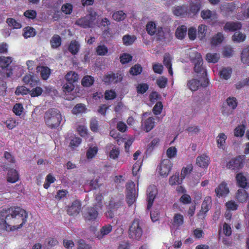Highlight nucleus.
Segmentation results:
<instances>
[{"label": "nucleus", "mask_w": 249, "mask_h": 249, "mask_svg": "<svg viewBox=\"0 0 249 249\" xmlns=\"http://www.w3.org/2000/svg\"><path fill=\"white\" fill-rule=\"evenodd\" d=\"M123 206V197L121 196L110 198L108 205H107L106 216L112 219L118 210Z\"/></svg>", "instance_id": "nucleus-3"}, {"label": "nucleus", "mask_w": 249, "mask_h": 249, "mask_svg": "<svg viewBox=\"0 0 249 249\" xmlns=\"http://www.w3.org/2000/svg\"><path fill=\"white\" fill-rule=\"evenodd\" d=\"M236 9L235 4L232 2L224 3L220 6V11L224 17H227L230 16Z\"/></svg>", "instance_id": "nucleus-11"}, {"label": "nucleus", "mask_w": 249, "mask_h": 249, "mask_svg": "<svg viewBox=\"0 0 249 249\" xmlns=\"http://www.w3.org/2000/svg\"><path fill=\"white\" fill-rule=\"evenodd\" d=\"M249 194L245 190L243 189L237 190L236 195V199L240 202H245L249 198Z\"/></svg>", "instance_id": "nucleus-24"}, {"label": "nucleus", "mask_w": 249, "mask_h": 249, "mask_svg": "<svg viewBox=\"0 0 249 249\" xmlns=\"http://www.w3.org/2000/svg\"><path fill=\"white\" fill-rule=\"evenodd\" d=\"M147 209L149 210L153 206L154 199L157 194V190L155 186H150L146 190Z\"/></svg>", "instance_id": "nucleus-9"}, {"label": "nucleus", "mask_w": 249, "mask_h": 249, "mask_svg": "<svg viewBox=\"0 0 249 249\" xmlns=\"http://www.w3.org/2000/svg\"><path fill=\"white\" fill-rule=\"evenodd\" d=\"M61 38L58 35H53L50 40V44L52 48L56 49V48H59L61 45Z\"/></svg>", "instance_id": "nucleus-27"}, {"label": "nucleus", "mask_w": 249, "mask_h": 249, "mask_svg": "<svg viewBox=\"0 0 249 249\" xmlns=\"http://www.w3.org/2000/svg\"><path fill=\"white\" fill-rule=\"evenodd\" d=\"M212 206V198L210 196L204 197L201 205V209L200 213H203L204 214L209 212Z\"/></svg>", "instance_id": "nucleus-21"}, {"label": "nucleus", "mask_w": 249, "mask_h": 249, "mask_svg": "<svg viewBox=\"0 0 249 249\" xmlns=\"http://www.w3.org/2000/svg\"><path fill=\"white\" fill-rule=\"evenodd\" d=\"M224 40V36L223 34L221 33H218L216 35L213 36L211 39V44L212 45L216 46L221 43Z\"/></svg>", "instance_id": "nucleus-38"}, {"label": "nucleus", "mask_w": 249, "mask_h": 249, "mask_svg": "<svg viewBox=\"0 0 249 249\" xmlns=\"http://www.w3.org/2000/svg\"><path fill=\"white\" fill-rule=\"evenodd\" d=\"M229 192V189L225 182H222L215 189L216 196L219 197L225 196L228 194Z\"/></svg>", "instance_id": "nucleus-20"}, {"label": "nucleus", "mask_w": 249, "mask_h": 249, "mask_svg": "<svg viewBox=\"0 0 249 249\" xmlns=\"http://www.w3.org/2000/svg\"><path fill=\"white\" fill-rule=\"evenodd\" d=\"M36 71L40 72L41 77L43 80H47L51 74V70L47 66H37Z\"/></svg>", "instance_id": "nucleus-22"}, {"label": "nucleus", "mask_w": 249, "mask_h": 249, "mask_svg": "<svg viewBox=\"0 0 249 249\" xmlns=\"http://www.w3.org/2000/svg\"><path fill=\"white\" fill-rule=\"evenodd\" d=\"M23 31V36L25 38L34 37L36 35V32L35 28L32 26H27L25 27Z\"/></svg>", "instance_id": "nucleus-32"}, {"label": "nucleus", "mask_w": 249, "mask_h": 249, "mask_svg": "<svg viewBox=\"0 0 249 249\" xmlns=\"http://www.w3.org/2000/svg\"><path fill=\"white\" fill-rule=\"evenodd\" d=\"M246 39V35L240 32H235L232 36V40L234 41L241 42Z\"/></svg>", "instance_id": "nucleus-53"}, {"label": "nucleus", "mask_w": 249, "mask_h": 249, "mask_svg": "<svg viewBox=\"0 0 249 249\" xmlns=\"http://www.w3.org/2000/svg\"><path fill=\"white\" fill-rule=\"evenodd\" d=\"M6 23H8L9 26L14 29H19L21 27V24L14 18H8L6 19Z\"/></svg>", "instance_id": "nucleus-47"}, {"label": "nucleus", "mask_w": 249, "mask_h": 249, "mask_svg": "<svg viewBox=\"0 0 249 249\" xmlns=\"http://www.w3.org/2000/svg\"><path fill=\"white\" fill-rule=\"evenodd\" d=\"M142 71V68L140 64H136L132 67L129 70V72L132 75H138L141 73Z\"/></svg>", "instance_id": "nucleus-51"}, {"label": "nucleus", "mask_w": 249, "mask_h": 249, "mask_svg": "<svg viewBox=\"0 0 249 249\" xmlns=\"http://www.w3.org/2000/svg\"><path fill=\"white\" fill-rule=\"evenodd\" d=\"M108 52L107 48L105 45H99L96 48V53L99 56H105Z\"/></svg>", "instance_id": "nucleus-50"}, {"label": "nucleus", "mask_w": 249, "mask_h": 249, "mask_svg": "<svg viewBox=\"0 0 249 249\" xmlns=\"http://www.w3.org/2000/svg\"><path fill=\"white\" fill-rule=\"evenodd\" d=\"M98 148L97 146L89 147L87 150L86 156L88 160H91L94 158L98 153Z\"/></svg>", "instance_id": "nucleus-37"}, {"label": "nucleus", "mask_w": 249, "mask_h": 249, "mask_svg": "<svg viewBox=\"0 0 249 249\" xmlns=\"http://www.w3.org/2000/svg\"><path fill=\"white\" fill-rule=\"evenodd\" d=\"M96 19V15L89 14L80 18H78L75 22V25L83 28L91 27Z\"/></svg>", "instance_id": "nucleus-6"}, {"label": "nucleus", "mask_w": 249, "mask_h": 249, "mask_svg": "<svg viewBox=\"0 0 249 249\" xmlns=\"http://www.w3.org/2000/svg\"><path fill=\"white\" fill-rule=\"evenodd\" d=\"M85 109V107L83 104H78L73 108L72 112L74 114H77L83 112Z\"/></svg>", "instance_id": "nucleus-58"}, {"label": "nucleus", "mask_w": 249, "mask_h": 249, "mask_svg": "<svg viewBox=\"0 0 249 249\" xmlns=\"http://www.w3.org/2000/svg\"><path fill=\"white\" fill-rule=\"evenodd\" d=\"M136 200V193L129 192L126 194V201L129 206H131Z\"/></svg>", "instance_id": "nucleus-60"}, {"label": "nucleus", "mask_w": 249, "mask_h": 249, "mask_svg": "<svg viewBox=\"0 0 249 249\" xmlns=\"http://www.w3.org/2000/svg\"><path fill=\"white\" fill-rule=\"evenodd\" d=\"M95 79L90 75H86L82 79L81 84L82 86L89 87L93 84Z\"/></svg>", "instance_id": "nucleus-35"}, {"label": "nucleus", "mask_w": 249, "mask_h": 249, "mask_svg": "<svg viewBox=\"0 0 249 249\" xmlns=\"http://www.w3.org/2000/svg\"><path fill=\"white\" fill-rule=\"evenodd\" d=\"M187 86L189 89L193 91L197 90L198 89L200 86V81L197 79L193 78L188 81Z\"/></svg>", "instance_id": "nucleus-26"}, {"label": "nucleus", "mask_w": 249, "mask_h": 249, "mask_svg": "<svg viewBox=\"0 0 249 249\" xmlns=\"http://www.w3.org/2000/svg\"><path fill=\"white\" fill-rule=\"evenodd\" d=\"M80 46L76 40L70 42L68 47V50L72 55H75L79 51Z\"/></svg>", "instance_id": "nucleus-29"}, {"label": "nucleus", "mask_w": 249, "mask_h": 249, "mask_svg": "<svg viewBox=\"0 0 249 249\" xmlns=\"http://www.w3.org/2000/svg\"><path fill=\"white\" fill-rule=\"evenodd\" d=\"M36 12L33 10H28L24 12V16L28 19H34L36 17Z\"/></svg>", "instance_id": "nucleus-64"}, {"label": "nucleus", "mask_w": 249, "mask_h": 249, "mask_svg": "<svg viewBox=\"0 0 249 249\" xmlns=\"http://www.w3.org/2000/svg\"><path fill=\"white\" fill-rule=\"evenodd\" d=\"M79 77L78 74L74 71H69L65 76V79L67 82L75 84Z\"/></svg>", "instance_id": "nucleus-25"}, {"label": "nucleus", "mask_w": 249, "mask_h": 249, "mask_svg": "<svg viewBox=\"0 0 249 249\" xmlns=\"http://www.w3.org/2000/svg\"><path fill=\"white\" fill-rule=\"evenodd\" d=\"M132 56L128 53H123L120 57V62L122 64H127L132 60Z\"/></svg>", "instance_id": "nucleus-63"}, {"label": "nucleus", "mask_w": 249, "mask_h": 249, "mask_svg": "<svg viewBox=\"0 0 249 249\" xmlns=\"http://www.w3.org/2000/svg\"><path fill=\"white\" fill-rule=\"evenodd\" d=\"M62 115L56 108H50L44 115V121L46 125L51 129H57L62 122Z\"/></svg>", "instance_id": "nucleus-2"}, {"label": "nucleus", "mask_w": 249, "mask_h": 249, "mask_svg": "<svg viewBox=\"0 0 249 249\" xmlns=\"http://www.w3.org/2000/svg\"><path fill=\"white\" fill-rule=\"evenodd\" d=\"M126 18V14L123 11H117L113 13L112 18L117 21H120Z\"/></svg>", "instance_id": "nucleus-42"}, {"label": "nucleus", "mask_w": 249, "mask_h": 249, "mask_svg": "<svg viewBox=\"0 0 249 249\" xmlns=\"http://www.w3.org/2000/svg\"><path fill=\"white\" fill-rule=\"evenodd\" d=\"M208 26L205 25L201 24L197 27V37L200 40L205 38Z\"/></svg>", "instance_id": "nucleus-33"}, {"label": "nucleus", "mask_w": 249, "mask_h": 249, "mask_svg": "<svg viewBox=\"0 0 249 249\" xmlns=\"http://www.w3.org/2000/svg\"><path fill=\"white\" fill-rule=\"evenodd\" d=\"M81 209V204L80 201L75 200L72 202L71 206L68 207L67 213L70 215L74 216L80 213Z\"/></svg>", "instance_id": "nucleus-14"}, {"label": "nucleus", "mask_w": 249, "mask_h": 249, "mask_svg": "<svg viewBox=\"0 0 249 249\" xmlns=\"http://www.w3.org/2000/svg\"><path fill=\"white\" fill-rule=\"evenodd\" d=\"M19 179V174L17 170L13 168L8 170L7 174V181L10 183H15Z\"/></svg>", "instance_id": "nucleus-18"}, {"label": "nucleus", "mask_w": 249, "mask_h": 249, "mask_svg": "<svg viewBox=\"0 0 249 249\" xmlns=\"http://www.w3.org/2000/svg\"><path fill=\"white\" fill-rule=\"evenodd\" d=\"M242 25L240 22L229 21L227 22L224 26V30L225 31L234 32L240 30Z\"/></svg>", "instance_id": "nucleus-16"}, {"label": "nucleus", "mask_w": 249, "mask_h": 249, "mask_svg": "<svg viewBox=\"0 0 249 249\" xmlns=\"http://www.w3.org/2000/svg\"><path fill=\"white\" fill-rule=\"evenodd\" d=\"M190 61L194 64V71L202 76L207 75V71L203 66V59L200 53L196 51L190 52Z\"/></svg>", "instance_id": "nucleus-4"}, {"label": "nucleus", "mask_w": 249, "mask_h": 249, "mask_svg": "<svg viewBox=\"0 0 249 249\" xmlns=\"http://www.w3.org/2000/svg\"><path fill=\"white\" fill-rule=\"evenodd\" d=\"M148 89V85L146 83L140 84L137 86L138 94H144Z\"/></svg>", "instance_id": "nucleus-61"}, {"label": "nucleus", "mask_w": 249, "mask_h": 249, "mask_svg": "<svg viewBox=\"0 0 249 249\" xmlns=\"http://www.w3.org/2000/svg\"><path fill=\"white\" fill-rule=\"evenodd\" d=\"M236 182H237V185L242 189H246L249 187L247 178L243 176L242 173L237 174L236 175Z\"/></svg>", "instance_id": "nucleus-19"}, {"label": "nucleus", "mask_w": 249, "mask_h": 249, "mask_svg": "<svg viewBox=\"0 0 249 249\" xmlns=\"http://www.w3.org/2000/svg\"><path fill=\"white\" fill-rule=\"evenodd\" d=\"M227 168L231 170H238L243 167V159L241 156L233 158L228 162Z\"/></svg>", "instance_id": "nucleus-12"}, {"label": "nucleus", "mask_w": 249, "mask_h": 249, "mask_svg": "<svg viewBox=\"0 0 249 249\" xmlns=\"http://www.w3.org/2000/svg\"><path fill=\"white\" fill-rule=\"evenodd\" d=\"M155 126V119L153 117H149L145 120H142V126L146 132L151 131Z\"/></svg>", "instance_id": "nucleus-15"}, {"label": "nucleus", "mask_w": 249, "mask_h": 249, "mask_svg": "<svg viewBox=\"0 0 249 249\" xmlns=\"http://www.w3.org/2000/svg\"><path fill=\"white\" fill-rule=\"evenodd\" d=\"M102 209H99L94 206L88 207L84 213V216L85 220L94 221L97 219L99 211Z\"/></svg>", "instance_id": "nucleus-8"}, {"label": "nucleus", "mask_w": 249, "mask_h": 249, "mask_svg": "<svg viewBox=\"0 0 249 249\" xmlns=\"http://www.w3.org/2000/svg\"><path fill=\"white\" fill-rule=\"evenodd\" d=\"M184 219L183 216L180 213H176L174 217H173V222L174 224L178 226H179L183 224Z\"/></svg>", "instance_id": "nucleus-54"}, {"label": "nucleus", "mask_w": 249, "mask_h": 249, "mask_svg": "<svg viewBox=\"0 0 249 249\" xmlns=\"http://www.w3.org/2000/svg\"><path fill=\"white\" fill-rule=\"evenodd\" d=\"M22 81H23L25 85L34 87L37 86L38 82H39V80L34 73H29L26 74L22 78Z\"/></svg>", "instance_id": "nucleus-13"}, {"label": "nucleus", "mask_w": 249, "mask_h": 249, "mask_svg": "<svg viewBox=\"0 0 249 249\" xmlns=\"http://www.w3.org/2000/svg\"><path fill=\"white\" fill-rule=\"evenodd\" d=\"M163 108L162 102H157L153 108V112L155 115H159L161 114Z\"/></svg>", "instance_id": "nucleus-55"}, {"label": "nucleus", "mask_w": 249, "mask_h": 249, "mask_svg": "<svg viewBox=\"0 0 249 249\" xmlns=\"http://www.w3.org/2000/svg\"><path fill=\"white\" fill-rule=\"evenodd\" d=\"M246 130V126L242 124L236 127L234 130V135L236 137H242Z\"/></svg>", "instance_id": "nucleus-45"}, {"label": "nucleus", "mask_w": 249, "mask_h": 249, "mask_svg": "<svg viewBox=\"0 0 249 249\" xmlns=\"http://www.w3.org/2000/svg\"><path fill=\"white\" fill-rule=\"evenodd\" d=\"M205 59H206L208 62L214 64L218 62L219 59V55L217 53H208L207 54Z\"/></svg>", "instance_id": "nucleus-44"}, {"label": "nucleus", "mask_w": 249, "mask_h": 249, "mask_svg": "<svg viewBox=\"0 0 249 249\" xmlns=\"http://www.w3.org/2000/svg\"><path fill=\"white\" fill-rule=\"evenodd\" d=\"M227 136L223 133L219 134L217 137L216 142L218 147L220 148H224V144L225 143Z\"/></svg>", "instance_id": "nucleus-41"}, {"label": "nucleus", "mask_w": 249, "mask_h": 249, "mask_svg": "<svg viewBox=\"0 0 249 249\" xmlns=\"http://www.w3.org/2000/svg\"><path fill=\"white\" fill-rule=\"evenodd\" d=\"M193 169V166L192 164H190L187 165L186 167L182 168L180 172V178L182 180H183L185 177L189 175L190 172L192 171Z\"/></svg>", "instance_id": "nucleus-43"}, {"label": "nucleus", "mask_w": 249, "mask_h": 249, "mask_svg": "<svg viewBox=\"0 0 249 249\" xmlns=\"http://www.w3.org/2000/svg\"><path fill=\"white\" fill-rule=\"evenodd\" d=\"M172 167V163L168 159L162 160L157 168L160 175L163 177L168 176Z\"/></svg>", "instance_id": "nucleus-7"}, {"label": "nucleus", "mask_w": 249, "mask_h": 249, "mask_svg": "<svg viewBox=\"0 0 249 249\" xmlns=\"http://www.w3.org/2000/svg\"><path fill=\"white\" fill-rule=\"evenodd\" d=\"M187 32V27L185 25H180L177 28L176 32V37L178 39L182 40L183 39Z\"/></svg>", "instance_id": "nucleus-30"}, {"label": "nucleus", "mask_w": 249, "mask_h": 249, "mask_svg": "<svg viewBox=\"0 0 249 249\" xmlns=\"http://www.w3.org/2000/svg\"><path fill=\"white\" fill-rule=\"evenodd\" d=\"M210 163V158L205 154L199 156L196 159V164L201 168H207Z\"/></svg>", "instance_id": "nucleus-17"}, {"label": "nucleus", "mask_w": 249, "mask_h": 249, "mask_svg": "<svg viewBox=\"0 0 249 249\" xmlns=\"http://www.w3.org/2000/svg\"><path fill=\"white\" fill-rule=\"evenodd\" d=\"M201 17L204 19H211L212 20H215L217 18V15L216 12L209 10L201 11Z\"/></svg>", "instance_id": "nucleus-23"}, {"label": "nucleus", "mask_w": 249, "mask_h": 249, "mask_svg": "<svg viewBox=\"0 0 249 249\" xmlns=\"http://www.w3.org/2000/svg\"><path fill=\"white\" fill-rule=\"evenodd\" d=\"M122 78L123 76L121 73H115L111 72L109 73L106 74L104 76L103 79H102V81L106 84H109L112 83H117L120 82L122 81Z\"/></svg>", "instance_id": "nucleus-10"}, {"label": "nucleus", "mask_w": 249, "mask_h": 249, "mask_svg": "<svg viewBox=\"0 0 249 249\" xmlns=\"http://www.w3.org/2000/svg\"><path fill=\"white\" fill-rule=\"evenodd\" d=\"M28 213L19 206H11L0 210V230L13 231L24 226Z\"/></svg>", "instance_id": "nucleus-1"}, {"label": "nucleus", "mask_w": 249, "mask_h": 249, "mask_svg": "<svg viewBox=\"0 0 249 249\" xmlns=\"http://www.w3.org/2000/svg\"><path fill=\"white\" fill-rule=\"evenodd\" d=\"M56 181V178L52 176L51 174H49L46 177L45 182L43 184V187L45 189H47L50 186L51 183H53Z\"/></svg>", "instance_id": "nucleus-48"}, {"label": "nucleus", "mask_w": 249, "mask_h": 249, "mask_svg": "<svg viewBox=\"0 0 249 249\" xmlns=\"http://www.w3.org/2000/svg\"><path fill=\"white\" fill-rule=\"evenodd\" d=\"M12 62V59L11 57H6L4 56H0V67L2 69L8 67Z\"/></svg>", "instance_id": "nucleus-36"}, {"label": "nucleus", "mask_w": 249, "mask_h": 249, "mask_svg": "<svg viewBox=\"0 0 249 249\" xmlns=\"http://www.w3.org/2000/svg\"><path fill=\"white\" fill-rule=\"evenodd\" d=\"M183 180L181 178L179 179V173H176L174 175L170 177L169 180V183L171 186L175 185L177 184H181Z\"/></svg>", "instance_id": "nucleus-40"}, {"label": "nucleus", "mask_w": 249, "mask_h": 249, "mask_svg": "<svg viewBox=\"0 0 249 249\" xmlns=\"http://www.w3.org/2000/svg\"><path fill=\"white\" fill-rule=\"evenodd\" d=\"M130 238L139 241L142 235V230L140 226L139 219L133 220L131 226L129 228Z\"/></svg>", "instance_id": "nucleus-5"}, {"label": "nucleus", "mask_w": 249, "mask_h": 249, "mask_svg": "<svg viewBox=\"0 0 249 249\" xmlns=\"http://www.w3.org/2000/svg\"><path fill=\"white\" fill-rule=\"evenodd\" d=\"M241 58L243 64H247L249 66V46L242 50Z\"/></svg>", "instance_id": "nucleus-34"}, {"label": "nucleus", "mask_w": 249, "mask_h": 249, "mask_svg": "<svg viewBox=\"0 0 249 249\" xmlns=\"http://www.w3.org/2000/svg\"><path fill=\"white\" fill-rule=\"evenodd\" d=\"M102 199L103 196L101 194H98L96 195L95 202H94V204H93V206L94 207H96L97 209H102Z\"/></svg>", "instance_id": "nucleus-56"}, {"label": "nucleus", "mask_w": 249, "mask_h": 249, "mask_svg": "<svg viewBox=\"0 0 249 249\" xmlns=\"http://www.w3.org/2000/svg\"><path fill=\"white\" fill-rule=\"evenodd\" d=\"M173 14L177 16L184 17L187 15V9L182 6H178L173 10Z\"/></svg>", "instance_id": "nucleus-46"}, {"label": "nucleus", "mask_w": 249, "mask_h": 249, "mask_svg": "<svg viewBox=\"0 0 249 249\" xmlns=\"http://www.w3.org/2000/svg\"><path fill=\"white\" fill-rule=\"evenodd\" d=\"M226 103L229 107L232 109H235L238 106V102L233 97H228L226 100Z\"/></svg>", "instance_id": "nucleus-49"}, {"label": "nucleus", "mask_w": 249, "mask_h": 249, "mask_svg": "<svg viewBox=\"0 0 249 249\" xmlns=\"http://www.w3.org/2000/svg\"><path fill=\"white\" fill-rule=\"evenodd\" d=\"M112 230V226L111 225L107 224L101 228L100 230V233L98 234L97 237L101 239L106 235L110 233Z\"/></svg>", "instance_id": "nucleus-28"}, {"label": "nucleus", "mask_w": 249, "mask_h": 249, "mask_svg": "<svg viewBox=\"0 0 249 249\" xmlns=\"http://www.w3.org/2000/svg\"><path fill=\"white\" fill-rule=\"evenodd\" d=\"M43 92L42 89L40 87H36L31 90H29V94L32 97L40 96Z\"/></svg>", "instance_id": "nucleus-57"}, {"label": "nucleus", "mask_w": 249, "mask_h": 249, "mask_svg": "<svg viewBox=\"0 0 249 249\" xmlns=\"http://www.w3.org/2000/svg\"><path fill=\"white\" fill-rule=\"evenodd\" d=\"M146 30L147 34L153 36L157 32L156 25L154 22L150 21L147 23L146 26Z\"/></svg>", "instance_id": "nucleus-39"}, {"label": "nucleus", "mask_w": 249, "mask_h": 249, "mask_svg": "<svg viewBox=\"0 0 249 249\" xmlns=\"http://www.w3.org/2000/svg\"><path fill=\"white\" fill-rule=\"evenodd\" d=\"M90 128L93 132H97L99 129L98 121L96 118H92L90 122Z\"/></svg>", "instance_id": "nucleus-59"}, {"label": "nucleus", "mask_w": 249, "mask_h": 249, "mask_svg": "<svg viewBox=\"0 0 249 249\" xmlns=\"http://www.w3.org/2000/svg\"><path fill=\"white\" fill-rule=\"evenodd\" d=\"M15 93H16L17 95L20 94L25 95L28 93L29 94V89L24 86H18Z\"/></svg>", "instance_id": "nucleus-62"}, {"label": "nucleus", "mask_w": 249, "mask_h": 249, "mask_svg": "<svg viewBox=\"0 0 249 249\" xmlns=\"http://www.w3.org/2000/svg\"><path fill=\"white\" fill-rule=\"evenodd\" d=\"M231 70L224 68L219 72L220 78H224L226 80L230 78L231 74Z\"/></svg>", "instance_id": "nucleus-52"}, {"label": "nucleus", "mask_w": 249, "mask_h": 249, "mask_svg": "<svg viewBox=\"0 0 249 249\" xmlns=\"http://www.w3.org/2000/svg\"><path fill=\"white\" fill-rule=\"evenodd\" d=\"M137 39L135 35H125L123 36L122 40L125 46H130Z\"/></svg>", "instance_id": "nucleus-31"}]
</instances>
